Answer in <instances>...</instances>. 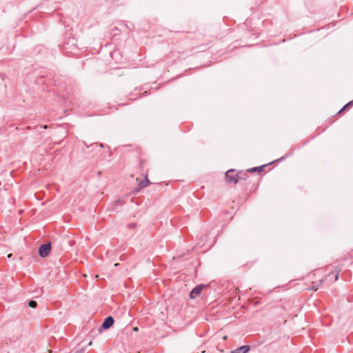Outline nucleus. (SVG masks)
Masks as SVG:
<instances>
[{
	"mask_svg": "<svg viewBox=\"0 0 353 353\" xmlns=\"http://www.w3.org/2000/svg\"><path fill=\"white\" fill-rule=\"evenodd\" d=\"M241 173H234V170L231 169L225 172V179L229 183H236L241 179Z\"/></svg>",
	"mask_w": 353,
	"mask_h": 353,
	"instance_id": "obj_1",
	"label": "nucleus"
},
{
	"mask_svg": "<svg viewBox=\"0 0 353 353\" xmlns=\"http://www.w3.org/2000/svg\"><path fill=\"white\" fill-rule=\"evenodd\" d=\"M51 251V243L41 244L39 248V254L41 257L48 256Z\"/></svg>",
	"mask_w": 353,
	"mask_h": 353,
	"instance_id": "obj_2",
	"label": "nucleus"
},
{
	"mask_svg": "<svg viewBox=\"0 0 353 353\" xmlns=\"http://www.w3.org/2000/svg\"><path fill=\"white\" fill-rule=\"evenodd\" d=\"M114 323V319L112 316H107L103 322L102 323L101 327L99 328V331L101 332V330H108L110 327H111Z\"/></svg>",
	"mask_w": 353,
	"mask_h": 353,
	"instance_id": "obj_3",
	"label": "nucleus"
},
{
	"mask_svg": "<svg viewBox=\"0 0 353 353\" xmlns=\"http://www.w3.org/2000/svg\"><path fill=\"white\" fill-rule=\"evenodd\" d=\"M204 285H196V287H194L192 291L190 292V299H194L196 298L198 295H199L201 293V291L203 288Z\"/></svg>",
	"mask_w": 353,
	"mask_h": 353,
	"instance_id": "obj_4",
	"label": "nucleus"
},
{
	"mask_svg": "<svg viewBox=\"0 0 353 353\" xmlns=\"http://www.w3.org/2000/svg\"><path fill=\"white\" fill-rule=\"evenodd\" d=\"M250 350V346L248 345H245L241 346L234 350L232 351L230 353H247Z\"/></svg>",
	"mask_w": 353,
	"mask_h": 353,
	"instance_id": "obj_5",
	"label": "nucleus"
},
{
	"mask_svg": "<svg viewBox=\"0 0 353 353\" xmlns=\"http://www.w3.org/2000/svg\"><path fill=\"white\" fill-rule=\"evenodd\" d=\"M266 165H262V166H258V167H254L252 168H250V170H248V172H254L256 171H258L259 172H261L263 171L264 170V168L265 167Z\"/></svg>",
	"mask_w": 353,
	"mask_h": 353,
	"instance_id": "obj_6",
	"label": "nucleus"
},
{
	"mask_svg": "<svg viewBox=\"0 0 353 353\" xmlns=\"http://www.w3.org/2000/svg\"><path fill=\"white\" fill-rule=\"evenodd\" d=\"M150 183V181H149V179L147 177H145V179L144 180H142L139 182V185L141 188H145L146 186H148Z\"/></svg>",
	"mask_w": 353,
	"mask_h": 353,
	"instance_id": "obj_7",
	"label": "nucleus"
},
{
	"mask_svg": "<svg viewBox=\"0 0 353 353\" xmlns=\"http://www.w3.org/2000/svg\"><path fill=\"white\" fill-rule=\"evenodd\" d=\"M83 143L86 146V148H92V150H97V148H103V144H102V143H101L99 145H97L96 143H92L90 145H88L85 142H83Z\"/></svg>",
	"mask_w": 353,
	"mask_h": 353,
	"instance_id": "obj_8",
	"label": "nucleus"
},
{
	"mask_svg": "<svg viewBox=\"0 0 353 353\" xmlns=\"http://www.w3.org/2000/svg\"><path fill=\"white\" fill-rule=\"evenodd\" d=\"M353 105V101H349L347 104H345L342 109L339 112V113L341 112L342 111L345 110L347 108H349L350 106Z\"/></svg>",
	"mask_w": 353,
	"mask_h": 353,
	"instance_id": "obj_9",
	"label": "nucleus"
},
{
	"mask_svg": "<svg viewBox=\"0 0 353 353\" xmlns=\"http://www.w3.org/2000/svg\"><path fill=\"white\" fill-rule=\"evenodd\" d=\"M28 306L32 308H35L37 306V303L36 301L30 300L28 302Z\"/></svg>",
	"mask_w": 353,
	"mask_h": 353,
	"instance_id": "obj_10",
	"label": "nucleus"
},
{
	"mask_svg": "<svg viewBox=\"0 0 353 353\" xmlns=\"http://www.w3.org/2000/svg\"><path fill=\"white\" fill-rule=\"evenodd\" d=\"M114 204H115V205H123V203H122L121 201V200H119H119L115 201Z\"/></svg>",
	"mask_w": 353,
	"mask_h": 353,
	"instance_id": "obj_11",
	"label": "nucleus"
},
{
	"mask_svg": "<svg viewBox=\"0 0 353 353\" xmlns=\"http://www.w3.org/2000/svg\"><path fill=\"white\" fill-rule=\"evenodd\" d=\"M241 173V180L243 179L245 180V176H247V174L246 173H242V172H240Z\"/></svg>",
	"mask_w": 353,
	"mask_h": 353,
	"instance_id": "obj_12",
	"label": "nucleus"
},
{
	"mask_svg": "<svg viewBox=\"0 0 353 353\" xmlns=\"http://www.w3.org/2000/svg\"><path fill=\"white\" fill-rule=\"evenodd\" d=\"M339 271H340V270L336 271V274H335V276H334V279H335V281H337V280H338V279H339Z\"/></svg>",
	"mask_w": 353,
	"mask_h": 353,
	"instance_id": "obj_13",
	"label": "nucleus"
},
{
	"mask_svg": "<svg viewBox=\"0 0 353 353\" xmlns=\"http://www.w3.org/2000/svg\"><path fill=\"white\" fill-rule=\"evenodd\" d=\"M129 226H130V228H135V226H136V223H131V224H130V225H129Z\"/></svg>",
	"mask_w": 353,
	"mask_h": 353,
	"instance_id": "obj_14",
	"label": "nucleus"
},
{
	"mask_svg": "<svg viewBox=\"0 0 353 353\" xmlns=\"http://www.w3.org/2000/svg\"><path fill=\"white\" fill-rule=\"evenodd\" d=\"M285 157H281V158L280 159V160H283V159H285Z\"/></svg>",
	"mask_w": 353,
	"mask_h": 353,
	"instance_id": "obj_15",
	"label": "nucleus"
}]
</instances>
